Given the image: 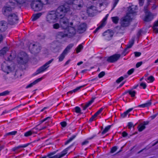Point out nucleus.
Returning a JSON list of instances; mask_svg holds the SVG:
<instances>
[{
  "label": "nucleus",
  "mask_w": 158,
  "mask_h": 158,
  "mask_svg": "<svg viewBox=\"0 0 158 158\" xmlns=\"http://www.w3.org/2000/svg\"><path fill=\"white\" fill-rule=\"evenodd\" d=\"M148 79L149 81L150 82H152L154 80V78L152 76H151L148 78Z\"/></svg>",
  "instance_id": "nucleus-45"
},
{
  "label": "nucleus",
  "mask_w": 158,
  "mask_h": 158,
  "mask_svg": "<svg viewBox=\"0 0 158 158\" xmlns=\"http://www.w3.org/2000/svg\"><path fill=\"white\" fill-rule=\"evenodd\" d=\"M7 23L4 21L0 22V32L5 31L7 29Z\"/></svg>",
  "instance_id": "nucleus-12"
},
{
  "label": "nucleus",
  "mask_w": 158,
  "mask_h": 158,
  "mask_svg": "<svg viewBox=\"0 0 158 158\" xmlns=\"http://www.w3.org/2000/svg\"><path fill=\"white\" fill-rule=\"evenodd\" d=\"M142 62H140L137 63L136 65V67L137 68L139 67L140 66L142 65Z\"/></svg>",
  "instance_id": "nucleus-57"
},
{
  "label": "nucleus",
  "mask_w": 158,
  "mask_h": 158,
  "mask_svg": "<svg viewBox=\"0 0 158 158\" xmlns=\"http://www.w3.org/2000/svg\"><path fill=\"white\" fill-rule=\"evenodd\" d=\"M83 48V46L81 44L79 45L78 47L77 48L76 50L77 53H78L80 52L81 50Z\"/></svg>",
  "instance_id": "nucleus-37"
},
{
  "label": "nucleus",
  "mask_w": 158,
  "mask_h": 158,
  "mask_svg": "<svg viewBox=\"0 0 158 158\" xmlns=\"http://www.w3.org/2000/svg\"><path fill=\"white\" fill-rule=\"evenodd\" d=\"M157 7V6L156 5L154 4L152 6V10H154Z\"/></svg>",
  "instance_id": "nucleus-63"
},
{
  "label": "nucleus",
  "mask_w": 158,
  "mask_h": 158,
  "mask_svg": "<svg viewBox=\"0 0 158 158\" xmlns=\"http://www.w3.org/2000/svg\"><path fill=\"white\" fill-rule=\"evenodd\" d=\"M97 116L96 115V114H94V115L92 116L91 118H90V120L91 121H92L93 120H95V118Z\"/></svg>",
  "instance_id": "nucleus-56"
},
{
  "label": "nucleus",
  "mask_w": 158,
  "mask_h": 158,
  "mask_svg": "<svg viewBox=\"0 0 158 158\" xmlns=\"http://www.w3.org/2000/svg\"><path fill=\"white\" fill-rule=\"evenodd\" d=\"M12 8L9 6H5L3 9V14L6 16H9V15L11 13V11L12 10Z\"/></svg>",
  "instance_id": "nucleus-14"
},
{
  "label": "nucleus",
  "mask_w": 158,
  "mask_h": 158,
  "mask_svg": "<svg viewBox=\"0 0 158 158\" xmlns=\"http://www.w3.org/2000/svg\"><path fill=\"white\" fill-rule=\"evenodd\" d=\"M94 99L95 98H92L90 101L86 104L83 107L84 110H85L87 107H88L94 102Z\"/></svg>",
  "instance_id": "nucleus-26"
},
{
  "label": "nucleus",
  "mask_w": 158,
  "mask_h": 158,
  "mask_svg": "<svg viewBox=\"0 0 158 158\" xmlns=\"http://www.w3.org/2000/svg\"><path fill=\"white\" fill-rule=\"evenodd\" d=\"M17 4L19 5L26 2H30L31 8L35 11L41 10L43 8V4L38 0H15Z\"/></svg>",
  "instance_id": "nucleus-3"
},
{
  "label": "nucleus",
  "mask_w": 158,
  "mask_h": 158,
  "mask_svg": "<svg viewBox=\"0 0 158 158\" xmlns=\"http://www.w3.org/2000/svg\"><path fill=\"white\" fill-rule=\"evenodd\" d=\"M134 71V69H132L130 70H129L127 72V74L128 75H131V74Z\"/></svg>",
  "instance_id": "nucleus-51"
},
{
  "label": "nucleus",
  "mask_w": 158,
  "mask_h": 158,
  "mask_svg": "<svg viewBox=\"0 0 158 158\" xmlns=\"http://www.w3.org/2000/svg\"><path fill=\"white\" fill-rule=\"evenodd\" d=\"M137 6H132L128 8V11L129 13H128L127 14H129V15H130V14H133L136 12V10L137 9Z\"/></svg>",
  "instance_id": "nucleus-15"
},
{
  "label": "nucleus",
  "mask_w": 158,
  "mask_h": 158,
  "mask_svg": "<svg viewBox=\"0 0 158 158\" xmlns=\"http://www.w3.org/2000/svg\"><path fill=\"white\" fill-rule=\"evenodd\" d=\"M8 51V48L7 47H4L0 50V56H2L5 55Z\"/></svg>",
  "instance_id": "nucleus-21"
},
{
  "label": "nucleus",
  "mask_w": 158,
  "mask_h": 158,
  "mask_svg": "<svg viewBox=\"0 0 158 158\" xmlns=\"http://www.w3.org/2000/svg\"><path fill=\"white\" fill-rule=\"evenodd\" d=\"M108 14H107L106 15V17L104 18L103 19L102 22L101 24V25L99 26L98 28H97V29H96V30L94 31V33L96 32L99 29L101 28L102 27H103L105 24V22L106 21V20L107 19L108 17Z\"/></svg>",
  "instance_id": "nucleus-17"
},
{
  "label": "nucleus",
  "mask_w": 158,
  "mask_h": 158,
  "mask_svg": "<svg viewBox=\"0 0 158 158\" xmlns=\"http://www.w3.org/2000/svg\"><path fill=\"white\" fill-rule=\"evenodd\" d=\"M120 57V54H115L109 57L107 60L110 62H114L117 61Z\"/></svg>",
  "instance_id": "nucleus-13"
},
{
  "label": "nucleus",
  "mask_w": 158,
  "mask_h": 158,
  "mask_svg": "<svg viewBox=\"0 0 158 158\" xmlns=\"http://www.w3.org/2000/svg\"><path fill=\"white\" fill-rule=\"evenodd\" d=\"M117 149V148L116 146L114 147H113L111 150V153H114L116 151Z\"/></svg>",
  "instance_id": "nucleus-50"
},
{
  "label": "nucleus",
  "mask_w": 158,
  "mask_h": 158,
  "mask_svg": "<svg viewBox=\"0 0 158 158\" xmlns=\"http://www.w3.org/2000/svg\"><path fill=\"white\" fill-rule=\"evenodd\" d=\"M86 24L85 23L81 24L78 27V31L79 33H82L85 31L86 28Z\"/></svg>",
  "instance_id": "nucleus-16"
},
{
  "label": "nucleus",
  "mask_w": 158,
  "mask_h": 158,
  "mask_svg": "<svg viewBox=\"0 0 158 158\" xmlns=\"http://www.w3.org/2000/svg\"><path fill=\"white\" fill-rule=\"evenodd\" d=\"M43 79V77H41V78H39L35 80L33 82L34 85L36 84L40 81Z\"/></svg>",
  "instance_id": "nucleus-43"
},
{
  "label": "nucleus",
  "mask_w": 158,
  "mask_h": 158,
  "mask_svg": "<svg viewBox=\"0 0 158 158\" xmlns=\"http://www.w3.org/2000/svg\"><path fill=\"white\" fill-rule=\"evenodd\" d=\"M69 14L70 10L69 6H61L59 7L56 11L52 10L48 12L46 15V20L48 23H54L57 21L59 17L61 26L65 28L69 23V19L65 16Z\"/></svg>",
  "instance_id": "nucleus-1"
},
{
  "label": "nucleus",
  "mask_w": 158,
  "mask_h": 158,
  "mask_svg": "<svg viewBox=\"0 0 158 158\" xmlns=\"http://www.w3.org/2000/svg\"><path fill=\"white\" fill-rule=\"evenodd\" d=\"M60 124L62 127H64L66 126L67 123L65 122H63L61 123Z\"/></svg>",
  "instance_id": "nucleus-58"
},
{
  "label": "nucleus",
  "mask_w": 158,
  "mask_h": 158,
  "mask_svg": "<svg viewBox=\"0 0 158 158\" xmlns=\"http://www.w3.org/2000/svg\"><path fill=\"white\" fill-rule=\"evenodd\" d=\"M122 135L123 137H125L127 135V134L125 131L123 132L122 133Z\"/></svg>",
  "instance_id": "nucleus-61"
},
{
  "label": "nucleus",
  "mask_w": 158,
  "mask_h": 158,
  "mask_svg": "<svg viewBox=\"0 0 158 158\" xmlns=\"http://www.w3.org/2000/svg\"><path fill=\"white\" fill-rule=\"evenodd\" d=\"M17 133V132L16 131H13L6 134V135L7 136L10 135H15Z\"/></svg>",
  "instance_id": "nucleus-39"
},
{
  "label": "nucleus",
  "mask_w": 158,
  "mask_h": 158,
  "mask_svg": "<svg viewBox=\"0 0 158 158\" xmlns=\"http://www.w3.org/2000/svg\"><path fill=\"white\" fill-rule=\"evenodd\" d=\"M153 31L156 33H158V28L156 27H152Z\"/></svg>",
  "instance_id": "nucleus-60"
},
{
  "label": "nucleus",
  "mask_w": 158,
  "mask_h": 158,
  "mask_svg": "<svg viewBox=\"0 0 158 158\" xmlns=\"http://www.w3.org/2000/svg\"><path fill=\"white\" fill-rule=\"evenodd\" d=\"M34 85H35L34 84L33 82L32 83L30 84L28 86H27V88H28L31 87Z\"/></svg>",
  "instance_id": "nucleus-62"
},
{
  "label": "nucleus",
  "mask_w": 158,
  "mask_h": 158,
  "mask_svg": "<svg viewBox=\"0 0 158 158\" xmlns=\"http://www.w3.org/2000/svg\"><path fill=\"white\" fill-rule=\"evenodd\" d=\"M66 37H67L66 33L64 34L62 32L58 33L57 36V38L59 39H62Z\"/></svg>",
  "instance_id": "nucleus-22"
},
{
  "label": "nucleus",
  "mask_w": 158,
  "mask_h": 158,
  "mask_svg": "<svg viewBox=\"0 0 158 158\" xmlns=\"http://www.w3.org/2000/svg\"><path fill=\"white\" fill-rule=\"evenodd\" d=\"M149 4L146 5L144 7V10L145 13V16L143 20L145 22H149L152 20L153 19V16L152 14L149 12L148 10V6Z\"/></svg>",
  "instance_id": "nucleus-5"
},
{
  "label": "nucleus",
  "mask_w": 158,
  "mask_h": 158,
  "mask_svg": "<svg viewBox=\"0 0 158 158\" xmlns=\"http://www.w3.org/2000/svg\"><path fill=\"white\" fill-rule=\"evenodd\" d=\"M131 19V15H129V14H127L125 17L121 19V26L123 27H126L128 26Z\"/></svg>",
  "instance_id": "nucleus-9"
},
{
  "label": "nucleus",
  "mask_w": 158,
  "mask_h": 158,
  "mask_svg": "<svg viewBox=\"0 0 158 158\" xmlns=\"http://www.w3.org/2000/svg\"><path fill=\"white\" fill-rule=\"evenodd\" d=\"M60 24H59V23H55L54 24H53L52 27H53V28H54V29H59L60 27H61L63 29H64L65 28H66V27H67V26H68V25H67V26H66V27L65 28H63L61 26L60 24Z\"/></svg>",
  "instance_id": "nucleus-24"
},
{
  "label": "nucleus",
  "mask_w": 158,
  "mask_h": 158,
  "mask_svg": "<svg viewBox=\"0 0 158 158\" xmlns=\"http://www.w3.org/2000/svg\"><path fill=\"white\" fill-rule=\"evenodd\" d=\"M103 110V109L102 108H101L95 114L96 115L98 116V114H99Z\"/></svg>",
  "instance_id": "nucleus-55"
},
{
  "label": "nucleus",
  "mask_w": 158,
  "mask_h": 158,
  "mask_svg": "<svg viewBox=\"0 0 158 158\" xmlns=\"http://www.w3.org/2000/svg\"><path fill=\"white\" fill-rule=\"evenodd\" d=\"M28 59L27 55L24 52H21L19 53L16 58L18 63L23 64H26L27 62Z\"/></svg>",
  "instance_id": "nucleus-4"
},
{
  "label": "nucleus",
  "mask_w": 158,
  "mask_h": 158,
  "mask_svg": "<svg viewBox=\"0 0 158 158\" xmlns=\"http://www.w3.org/2000/svg\"><path fill=\"white\" fill-rule=\"evenodd\" d=\"M66 0V1L67 2V3H68V4H64L63 6H64L65 5H69V9H70V6L71 5H70L69 4H70V3H71L73 1V0ZM70 13H71V10H70Z\"/></svg>",
  "instance_id": "nucleus-42"
},
{
  "label": "nucleus",
  "mask_w": 158,
  "mask_h": 158,
  "mask_svg": "<svg viewBox=\"0 0 158 158\" xmlns=\"http://www.w3.org/2000/svg\"><path fill=\"white\" fill-rule=\"evenodd\" d=\"M53 60V59L51 60L39 68L36 72V74L40 73L45 71L49 67V64L52 63Z\"/></svg>",
  "instance_id": "nucleus-10"
},
{
  "label": "nucleus",
  "mask_w": 158,
  "mask_h": 158,
  "mask_svg": "<svg viewBox=\"0 0 158 158\" xmlns=\"http://www.w3.org/2000/svg\"><path fill=\"white\" fill-rule=\"evenodd\" d=\"M133 110V108H130L127 110L126 112L124 113L125 114L126 116L127 114L130 112V111H131V110Z\"/></svg>",
  "instance_id": "nucleus-53"
},
{
  "label": "nucleus",
  "mask_w": 158,
  "mask_h": 158,
  "mask_svg": "<svg viewBox=\"0 0 158 158\" xmlns=\"http://www.w3.org/2000/svg\"><path fill=\"white\" fill-rule=\"evenodd\" d=\"M105 74V72H102L98 74V77L99 78H101L104 76Z\"/></svg>",
  "instance_id": "nucleus-44"
},
{
  "label": "nucleus",
  "mask_w": 158,
  "mask_h": 158,
  "mask_svg": "<svg viewBox=\"0 0 158 158\" xmlns=\"http://www.w3.org/2000/svg\"><path fill=\"white\" fill-rule=\"evenodd\" d=\"M129 94L130 95H131V97H134L135 96V91H129Z\"/></svg>",
  "instance_id": "nucleus-47"
},
{
  "label": "nucleus",
  "mask_w": 158,
  "mask_h": 158,
  "mask_svg": "<svg viewBox=\"0 0 158 158\" xmlns=\"http://www.w3.org/2000/svg\"><path fill=\"white\" fill-rule=\"evenodd\" d=\"M24 146H19L18 147L14 148H12V151L13 152H15V153H18L20 152L21 150H19V149L23 147H24Z\"/></svg>",
  "instance_id": "nucleus-27"
},
{
  "label": "nucleus",
  "mask_w": 158,
  "mask_h": 158,
  "mask_svg": "<svg viewBox=\"0 0 158 158\" xmlns=\"http://www.w3.org/2000/svg\"><path fill=\"white\" fill-rule=\"evenodd\" d=\"M145 128V126L143 125L142 124H141L138 127L139 131L141 132Z\"/></svg>",
  "instance_id": "nucleus-30"
},
{
  "label": "nucleus",
  "mask_w": 158,
  "mask_h": 158,
  "mask_svg": "<svg viewBox=\"0 0 158 158\" xmlns=\"http://www.w3.org/2000/svg\"><path fill=\"white\" fill-rule=\"evenodd\" d=\"M72 6L74 9H80L83 5L82 0H73Z\"/></svg>",
  "instance_id": "nucleus-11"
},
{
  "label": "nucleus",
  "mask_w": 158,
  "mask_h": 158,
  "mask_svg": "<svg viewBox=\"0 0 158 158\" xmlns=\"http://www.w3.org/2000/svg\"><path fill=\"white\" fill-rule=\"evenodd\" d=\"M19 20L18 15L15 13L10 14L8 16V23L11 25H14L17 23Z\"/></svg>",
  "instance_id": "nucleus-6"
},
{
  "label": "nucleus",
  "mask_w": 158,
  "mask_h": 158,
  "mask_svg": "<svg viewBox=\"0 0 158 158\" xmlns=\"http://www.w3.org/2000/svg\"><path fill=\"white\" fill-rule=\"evenodd\" d=\"M113 22L115 23H117L119 20V18L117 17H113L112 18Z\"/></svg>",
  "instance_id": "nucleus-36"
},
{
  "label": "nucleus",
  "mask_w": 158,
  "mask_h": 158,
  "mask_svg": "<svg viewBox=\"0 0 158 158\" xmlns=\"http://www.w3.org/2000/svg\"><path fill=\"white\" fill-rule=\"evenodd\" d=\"M158 27V20L154 23L152 27Z\"/></svg>",
  "instance_id": "nucleus-54"
},
{
  "label": "nucleus",
  "mask_w": 158,
  "mask_h": 158,
  "mask_svg": "<svg viewBox=\"0 0 158 158\" xmlns=\"http://www.w3.org/2000/svg\"><path fill=\"white\" fill-rule=\"evenodd\" d=\"M157 115V114H155V115H153L152 116H151L150 118H151L152 119H153L156 117Z\"/></svg>",
  "instance_id": "nucleus-64"
},
{
  "label": "nucleus",
  "mask_w": 158,
  "mask_h": 158,
  "mask_svg": "<svg viewBox=\"0 0 158 158\" xmlns=\"http://www.w3.org/2000/svg\"><path fill=\"white\" fill-rule=\"evenodd\" d=\"M42 4H47L50 3V0H38Z\"/></svg>",
  "instance_id": "nucleus-34"
},
{
  "label": "nucleus",
  "mask_w": 158,
  "mask_h": 158,
  "mask_svg": "<svg viewBox=\"0 0 158 158\" xmlns=\"http://www.w3.org/2000/svg\"><path fill=\"white\" fill-rule=\"evenodd\" d=\"M128 126L129 129H131L132 127H134L135 126L133 125L132 123L130 122L128 123Z\"/></svg>",
  "instance_id": "nucleus-49"
},
{
  "label": "nucleus",
  "mask_w": 158,
  "mask_h": 158,
  "mask_svg": "<svg viewBox=\"0 0 158 158\" xmlns=\"http://www.w3.org/2000/svg\"><path fill=\"white\" fill-rule=\"evenodd\" d=\"M36 133L37 132H35L34 131L31 130L25 133L24 134V135L25 136L27 137L33 134H36Z\"/></svg>",
  "instance_id": "nucleus-25"
},
{
  "label": "nucleus",
  "mask_w": 158,
  "mask_h": 158,
  "mask_svg": "<svg viewBox=\"0 0 158 158\" xmlns=\"http://www.w3.org/2000/svg\"><path fill=\"white\" fill-rule=\"evenodd\" d=\"M73 44H70L66 47L64 51L67 53L69 50L73 47Z\"/></svg>",
  "instance_id": "nucleus-33"
},
{
  "label": "nucleus",
  "mask_w": 158,
  "mask_h": 158,
  "mask_svg": "<svg viewBox=\"0 0 158 158\" xmlns=\"http://www.w3.org/2000/svg\"><path fill=\"white\" fill-rule=\"evenodd\" d=\"M29 49L32 53L35 54L40 52L41 48L37 44H31L29 46Z\"/></svg>",
  "instance_id": "nucleus-8"
},
{
  "label": "nucleus",
  "mask_w": 158,
  "mask_h": 158,
  "mask_svg": "<svg viewBox=\"0 0 158 158\" xmlns=\"http://www.w3.org/2000/svg\"><path fill=\"white\" fill-rule=\"evenodd\" d=\"M140 86L142 87L143 89H145L146 87V85L145 83L144 82H141L140 84Z\"/></svg>",
  "instance_id": "nucleus-46"
},
{
  "label": "nucleus",
  "mask_w": 158,
  "mask_h": 158,
  "mask_svg": "<svg viewBox=\"0 0 158 158\" xmlns=\"http://www.w3.org/2000/svg\"><path fill=\"white\" fill-rule=\"evenodd\" d=\"M144 0H139V5L140 6H142L144 3Z\"/></svg>",
  "instance_id": "nucleus-59"
},
{
  "label": "nucleus",
  "mask_w": 158,
  "mask_h": 158,
  "mask_svg": "<svg viewBox=\"0 0 158 158\" xmlns=\"http://www.w3.org/2000/svg\"><path fill=\"white\" fill-rule=\"evenodd\" d=\"M134 43V40H132L131 41H130L129 42V44L128 45L127 47L125 49L124 52H126L127 49L128 48H131L132 46Z\"/></svg>",
  "instance_id": "nucleus-29"
},
{
  "label": "nucleus",
  "mask_w": 158,
  "mask_h": 158,
  "mask_svg": "<svg viewBox=\"0 0 158 158\" xmlns=\"http://www.w3.org/2000/svg\"><path fill=\"white\" fill-rule=\"evenodd\" d=\"M134 53L135 57L139 56L141 55V53L139 52H135Z\"/></svg>",
  "instance_id": "nucleus-52"
},
{
  "label": "nucleus",
  "mask_w": 158,
  "mask_h": 158,
  "mask_svg": "<svg viewBox=\"0 0 158 158\" xmlns=\"http://www.w3.org/2000/svg\"><path fill=\"white\" fill-rule=\"evenodd\" d=\"M111 127V126H108L106 127L103 131L102 132V134H105V133H106L110 129V128Z\"/></svg>",
  "instance_id": "nucleus-35"
},
{
  "label": "nucleus",
  "mask_w": 158,
  "mask_h": 158,
  "mask_svg": "<svg viewBox=\"0 0 158 158\" xmlns=\"http://www.w3.org/2000/svg\"><path fill=\"white\" fill-rule=\"evenodd\" d=\"M75 111L77 113H81V110L80 107L78 106L76 107L75 109Z\"/></svg>",
  "instance_id": "nucleus-40"
},
{
  "label": "nucleus",
  "mask_w": 158,
  "mask_h": 158,
  "mask_svg": "<svg viewBox=\"0 0 158 158\" xmlns=\"http://www.w3.org/2000/svg\"><path fill=\"white\" fill-rule=\"evenodd\" d=\"M151 103L150 102H149L148 103H145L144 104H142L141 105H139L138 107L144 108L145 107H146L148 106L151 105Z\"/></svg>",
  "instance_id": "nucleus-32"
},
{
  "label": "nucleus",
  "mask_w": 158,
  "mask_h": 158,
  "mask_svg": "<svg viewBox=\"0 0 158 158\" xmlns=\"http://www.w3.org/2000/svg\"><path fill=\"white\" fill-rule=\"evenodd\" d=\"M75 137V135L73 136L72 137L70 138L69 140H68L65 143V145H66L70 142Z\"/></svg>",
  "instance_id": "nucleus-38"
},
{
  "label": "nucleus",
  "mask_w": 158,
  "mask_h": 158,
  "mask_svg": "<svg viewBox=\"0 0 158 158\" xmlns=\"http://www.w3.org/2000/svg\"><path fill=\"white\" fill-rule=\"evenodd\" d=\"M70 25L71 26L69 27L68 28L67 27L65 29V32L66 33L67 37H71L74 36L76 33V31L74 28L72 26H73V23H70Z\"/></svg>",
  "instance_id": "nucleus-7"
},
{
  "label": "nucleus",
  "mask_w": 158,
  "mask_h": 158,
  "mask_svg": "<svg viewBox=\"0 0 158 158\" xmlns=\"http://www.w3.org/2000/svg\"><path fill=\"white\" fill-rule=\"evenodd\" d=\"M10 91L9 90H6L0 93V96H5L9 95L10 93Z\"/></svg>",
  "instance_id": "nucleus-31"
},
{
  "label": "nucleus",
  "mask_w": 158,
  "mask_h": 158,
  "mask_svg": "<svg viewBox=\"0 0 158 158\" xmlns=\"http://www.w3.org/2000/svg\"><path fill=\"white\" fill-rule=\"evenodd\" d=\"M123 77H121L118 78L116 81V82L117 83H119L121 82L122 80L123 79Z\"/></svg>",
  "instance_id": "nucleus-48"
},
{
  "label": "nucleus",
  "mask_w": 158,
  "mask_h": 158,
  "mask_svg": "<svg viewBox=\"0 0 158 158\" xmlns=\"http://www.w3.org/2000/svg\"><path fill=\"white\" fill-rule=\"evenodd\" d=\"M96 10V7L93 6H91L88 8L87 12L89 14L92 15Z\"/></svg>",
  "instance_id": "nucleus-18"
},
{
  "label": "nucleus",
  "mask_w": 158,
  "mask_h": 158,
  "mask_svg": "<svg viewBox=\"0 0 158 158\" xmlns=\"http://www.w3.org/2000/svg\"><path fill=\"white\" fill-rule=\"evenodd\" d=\"M113 32L109 30H107L103 33V35L104 36L107 35L108 37H109V36L111 37L113 36Z\"/></svg>",
  "instance_id": "nucleus-23"
},
{
  "label": "nucleus",
  "mask_w": 158,
  "mask_h": 158,
  "mask_svg": "<svg viewBox=\"0 0 158 158\" xmlns=\"http://www.w3.org/2000/svg\"><path fill=\"white\" fill-rule=\"evenodd\" d=\"M15 56V53H11L9 57L8 58V60H6L2 63V69L5 73L8 74L15 70V66L14 64H12L11 61L13 60Z\"/></svg>",
  "instance_id": "nucleus-2"
},
{
  "label": "nucleus",
  "mask_w": 158,
  "mask_h": 158,
  "mask_svg": "<svg viewBox=\"0 0 158 158\" xmlns=\"http://www.w3.org/2000/svg\"><path fill=\"white\" fill-rule=\"evenodd\" d=\"M43 13H40L33 15L32 17V20L34 21L39 18Z\"/></svg>",
  "instance_id": "nucleus-19"
},
{
  "label": "nucleus",
  "mask_w": 158,
  "mask_h": 158,
  "mask_svg": "<svg viewBox=\"0 0 158 158\" xmlns=\"http://www.w3.org/2000/svg\"><path fill=\"white\" fill-rule=\"evenodd\" d=\"M85 85H83L82 86H81L80 87H77L76 89H73L74 93L76 92L79 89H80L81 88L84 87Z\"/></svg>",
  "instance_id": "nucleus-41"
},
{
  "label": "nucleus",
  "mask_w": 158,
  "mask_h": 158,
  "mask_svg": "<svg viewBox=\"0 0 158 158\" xmlns=\"http://www.w3.org/2000/svg\"><path fill=\"white\" fill-rule=\"evenodd\" d=\"M51 50L54 52H56L59 50V47L58 46H52L51 47Z\"/></svg>",
  "instance_id": "nucleus-28"
},
{
  "label": "nucleus",
  "mask_w": 158,
  "mask_h": 158,
  "mask_svg": "<svg viewBox=\"0 0 158 158\" xmlns=\"http://www.w3.org/2000/svg\"><path fill=\"white\" fill-rule=\"evenodd\" d=\"M67 53L63 51L62 53L58 57L59 61L60 62L62 61L64 59L65 56Z\"/></svg>",
  "instance_id": "nucleus-20"
}]
</instances>
